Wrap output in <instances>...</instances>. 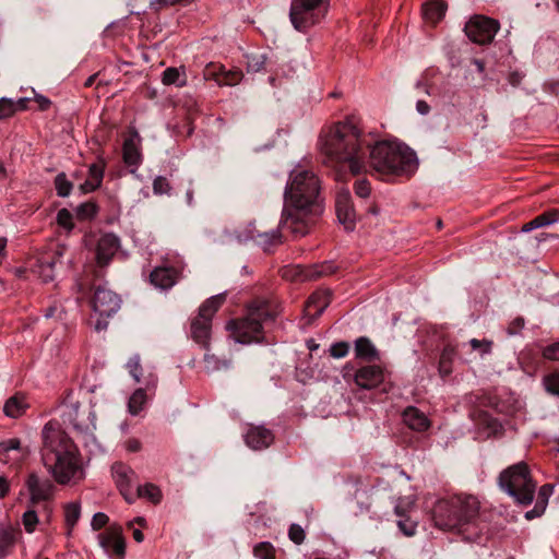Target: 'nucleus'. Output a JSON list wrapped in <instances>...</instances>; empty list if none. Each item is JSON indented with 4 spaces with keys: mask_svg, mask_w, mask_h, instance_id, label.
<instances>
[{
    "mask_svg": "<svg viewBox=\"0 0 559 559\" xmlns=\"http://www.w3.org/2000/svg\"><path fill=\"white\" fill-rule=\"evenodd\" d=\"M319 148L324 163L342 173H367L371 168L381 177L411 176L418 168L416 153L399 141H376L365 133L352 116L322 130Z\"/></svg>",
    "mask_w": 559,
    "mask_h": 559,
    "instance_id": "nucleus-1",
    "label": "nucleus"
},
{
    "mask_svg": "<svg viewBox=\"0 0 559 559\" xmlns=\"http://www.w3.org/2000/svg\"><path fill=\"white\" fill-rule=\"evenodd\" d=\"M40 461L55 480H37V525L49 524L56 508L57 485L73 486L85 478L83 457L58 423L49 421L41 431Z\"/></svg>",
    "mask_w": 559,
    "mask_h": 559,
    "instance_id": "nucleus-2",
    "label": "nucleus"
},
{
    "mask_svg": "<svg viewBox=\"0 0 559 559\" xmlns=\"http://www.w3.org/2000/svg\"><path fill=\"white\" fill-rule=\"evenodd\" d=\"M284 199L280 227L289 229L295 237L307 235L314 217L322 212L320 180L317 175L301 167L292 170Z\"/></svg>",
    "mask_w": 559,
    "mask_h": 559,
    "instance_id": "nucleus-3",
    "label": "nucleus"
},
{
    "mask_svg": "<svg viewBox=\"0 0 559 559\" xmlns=\"http://www.w3.org/2000/svg\"><path fill=\"white\" fill-rule=\"evenodd\" d=\"M479 501L474 496H454L439 500L432 509L435 525L443 531H457L466 540L481 544L483 524L478 520Z\"/></svg>",
    "mask_w": 559,
    "mask_h": 559,
    "instance_id": "nucleus-4",
    "label": "nucleus"
},
{
    "mask_svg": "<svg viewBox=\"0 0 559 559\" xmlns=\"http://www.w3.org/2000/svg\"><path fill=\"white\" fill-rule=\"evenodd\" d=\"M499 486L520 504L527 506L534 500L536 483L532 479L530 469L524 462L516 463L501 472Z\"/></svg>",
    "mask_w": 559,
    "mask_h": 559,
    "instance_id": "nucleus-5",
    "label": "nucleus"
},
{
    "mask_svg": "<svg viewBox=\"0 0 559 559\" xmlns=\"http://www.w3.org/2000/svg\"><path fill=\"white\" fill-rule=\"evenodd\" d=\"M274 318L275 313L266 302L252 305L248 310V314L237 323H228V329H231V325H234L236 342L238 343L261 342L264 326L271 323Z\"/></svg>",
    "mask_w": 559,
    "mask_h": 559,
    "instance_id": "nucleus-6",
    "label": "nucleus"
},
{
    "mask_svg": "<svg viewBox=\"0 0 559 559\" xmlns=\"http://www.w3.org/2000/svg\"><path fill=\"white\" fill-rule=\"evenodd\" d=\"M64 423L70 424L78 436H81L85 443L95 439L96 414L91 407L81 411L78 402L70 403L63 412Z\"/></svg>",
    "mask_w": 559,
    "mask_h": 559,
    "instance_id": "nucleus-7",
    "label": "nucleus"
},
{
    "mask_svg": "<svg viewBox=\"0 0 559 559\" xmlns=\"http://www.w3.org/2000/svg\"><path fill=\"white\" fill-rule=\"evenodd\" d=\"M325 2H292L289 19L295 29L306 32L326 14Z\"/></svg>",
    "mask_w": 559,
    "mask_h": 559,
    "instance_id": "nucleus-8",
    "label": "nucleus"
},
{
    "mask_svg": "<svg viewBox=\"0 0 559 559\" xmlns=\"http://www.w3.org/2000/svg\"><path fill=\"white\" fill-rule=\"evenodd\" d=\"M498 28L497 21L483 15H475L465 24L464 31L472 41L486 45L491 43Z\"/></svg>",
    "mask_w": 559,
    "mask_h": 559,
    "instance_id": "nucleus-9",
    "label": "nucleus"
},
{
    "mask_svg": "<svg viewBox=\"0 0 559 559\" xmlns=\"http://www.w3.org/2000/svg\"><path fill=\"white\" fill-rule=\"evenodd\" d=\"M121 305L120 297L105 286H97L92 298V308L100 317H111Z\"/></svg>",
    "mask_w": 559,
    "mask_h": 559,
    "instance_id": "nucleus-10",
    "label": "nucleus"
},
{
    "mask_svg": "<svg viewBox=\"0 0 559 559\" xmlns=\"http://www.w3.org/2000/svg\"><path fill=\"white\" fill-rule=\"evenodd\" d=\"M98 544L110 557L121 559L124 556L126 544L119 525H110L104 533L98 534Z\"/></svg>",
    "mask_w": 559,
    "mask_h": 559,
    "instance_id": "nucleus-11",
    "label": "nucleus"
},
{
    "mask_svg": "<svg viewBox=\"0 0 559 559\" xmlns=\"http://www.w3.org/2000/svg\"><path fill=\"white\" fill-rule=\"evenodd\" d=\"M111 472L121 495L129 503H132L135 500V496L132 491L135 473L122 463H115L111 467Z\"/></svg>",
    "mask_w": 559,
    "mask_h": 559,
    "instance_id": "nucleus-12",
    "label": "nucleus"
},
{
    "mask_svg": "<svg viewBox=\"0 0 559 559\" xmlns=\"http://www.w3.org/2000/svg\"><path fill=\"white\" fill-rule=\"evenodd\" d=\"M239 242L253 240L263 250L269 251L273 247L282 243V234L280 229H273L270 231L255 233L254 229H248L245 235L238 234L236 236Z\"/></svg>",
    "mask_w": 559,
    "mask_h": 559,
    "instance_id": "nucleus-13",
    "label": "nucleus"
},
{
    "mask_svg": "<svg viewBox=\"0 0 559 559\" xmlns=\"http://www.w3.org/2000/svg\"><path fill=\"white\" fill-rule=\"evenodd\" d=\"M335 209L340 223L343 224L347 230H352L356 222V213L348 191H342L337 194Z\"/></svg>",
    "mask_w": 559,
    "mask_h": 559,
    "instance_id": "nucleus-14",
    "label": "nucleus"
},
{
    "mask_svg": "<svg viewBox=\"0 0 559 559\" xmlns=\"http://www.w3.org/2000/svg\"><path fill=\"white\" fill-rule=\"evenodd\" d=\"M384 380V370L371 365L359 368L355 373V383L361 389H373Z\"/></svg>",
    "mask_w": 559,
    "mask_h": 559,
    "instance_id": "nucleus-15",
    "label": "nucleus"
},
{
    "mask_svg": "<svg viewBox=\"0 0 559 559\" xmlns=\"http://www.w3.org/2000/svg\"><path fill=\"white\" fill-rule=\"evenodd\" d=\"M274 440L273 432L264 426H250L245 435L246 444L252 450H263Z\"/></svg>",
    "mask_w": 559,
    "mask_h": 559,
    "instance_id": "nucleus-16",
    "label": "nucleus"
},
{
    "mask_svg": "<svg viewBox=\"0 0 559 559\" xmlns=\"http://www.w3.org/2000/svg\"><path fill=\"white\" fill-rule=\"evenodd\" d=\"M119 245V238L115 234L109 233L103 235L97 242L96 249L98 264L106 265L117 252Z\"/></svg>",
    "mask_w": 559,
    "mask_h": 559,
    "instance_id": "nucleus-17",
    "label": "nucleus"
},
{
    "mask_svg": "<svg viewBox=\"0 0 559 559\" xmlns=\"http://www.w3.org/2000/svg\"><path fill=\"white\" fill-rule=\"evenodd\" d=\"M414 504V500L411 498L400 499L394 507L395 514L400 518L397 526L405 536H413L416 533L417 523L406 518V512Z\"/></svg>",
    "mask_w": 559,
    "mask_h": 559,
    "instance_id": "nucleus-18",
    "label": "nucleus"
},
{
    "mask_svg": "<svg viewBox=\"0 0 559 559\" xmlns=\"http://www.w3.org/2000/svg\"><path fill=\"white\" fill-rule=\"evenodd\" d=\"M151 283L159 289H169L178 281V272L174 267L158 266L150 275Z\"/></svg>",
    "mask_w": 559,
    "mask_h": 559,
    "instance_id": "nucleus-19",
    "label": "nucleus"
},
{
    "mask_svg": "<svg viewBox=\"0 0 559 559\" xmlns=\"http://www.w3.org/2000/svg\"><path fill=\"white\" fill-rule=\"evenodd\" d=\"M105 166L106 164L103 159H99L97 163L90 166L87 179L79 186L81 193L86 194L100 187L104 178Z\"/></svg>",
    "mask_w": 559,
    "mask_h": 559,
    "instance_id": "nucleus-20",
    "label": "nucleus"
},
{
    "mask_svg": "<svg viewBox=\"0 0 559 559\" xmlns=\"http://www.w3.org/2000/svg\"><path fill=\"white\" fill-rule=\"evenodd\" d=\"M330 294L326 290L314 292L307 300L305 306L306 316L311 320L322 314L325 308L330 305Z\"/></svg>",
    "mask_w": 559,
    "mask_h": 559,
    "instance_id": "nucleus-21",
    "label": "nucleus"
},
{
    "mask_svg": "<svg viewBox=\"0 0 559 559\" xmlns=\"http://www.w3.org/2000/svg\"><path fill=\"white\" fill-rule=\"evenodd\" d=\"M403 421L412 430L423 432L430 427V421L426 414L417 407L408 406L403 412Z\"/></svg>",
    "mask_w": 559,
    "mask_h": 559,
    "instance_id": "nucleus-22",
    "label": "nucleus"
},
{
    "mask_svg": "<svg viewBox=\"0 0 559 559\" xmlns=\"http://www.w3.org/2000/svg\"><path fill=\"white\" fill-rule=\"evenodd\" d=\"M141 138L138 132L132 133L123 142L122 155L123 160L129 166H138L141 163L142 156L140 152Z\"/></svg>",
    "mask_w": 559,
    "mask_h": 559,
    "instance_id": "nucleus-23",
    "label": "nucleus"
},
{
    "mask_svg": "<svg viewBox=\"0 0 559 559\" xmlns=\"http://www.w3.org/2000/svg\"><path fill=\"white\" fill-rule=\"evenodd\" d=\"M493 408L501 414L514 415L522 408V402L513 393H503L493 397Z\"/></svg>",
    "mask_w": 559,
    "mask_h": 559,
    "instance_id": "nucleus-24",
    "label": "nucleus"
},
{
    "mask_svg": "<svg viewBox=\"0 0 559 559\" xmlns=\"http://www.w3.org/2000/svg\"><path fill=\"white\" fill-rule=\"evenodd\" d=\"M211 333V321L207 318L198 316L191 323V335L192 338L207 348Z\"/></svg>",
    "mask_w": 559,
    "mask_h": 559,
    "instance_id": "nucleus-25",
    "label": "nucleus"
},
{
    "mask_svg": "<svg viewBox=\"0 0 559 559\" xmlns=\"http://www.w3.org/2000/svg\"><path fill=\"white\" fill-rule=\"evenodd\" d=\"M552 492H554L552 485H550V484L543 485L537 492V498H536L534 508L531 511L526 512L525 518L528 520H532L534 518L540 516L545 512L547 504H548V500H549L550 496L552 495Z\"/></svg>",
    "mask_w": 559,
    "mask_h": 559,
    "instance_id": "nucleus-26",
    "label": "nucleus"
},
{
    "mask_svg": "<svg viewBox=\"0 0 559 559\" xmlns=\"http://www.w3.org/2000/svg\"><path fill=\"white\" fill-rule=\"evenodd\" d=\"M28 407L29 404L25 401V396L17 393L5 402L3 412L8 417L16 418L21 416Z\"/></svg>",
    "mask_w": 559,
    "mask_h": 559,
    "instance_id": "nucleus-27",
    "label": "nucleus"
},
{
    "mask_svg": "<svg viewBox=\"0 0 559 559\" xmlns=\"http://www.w3.org/2000/svg\"><path fill=\"white\" fill-rule=\"evenodd\" d=\"M445 11V2H423L421 4V13L424 19L432 24L439 22L444 16Z\"/></svg>",
    "mask_w": 559,
    "mask_h": 559,
    "instance_id": "nucleus-28",
    "label": "nucleus"
},
{
    "mask_svg": "<svg viewBox=\"0 0 559 559\" xmlns=\"http://www.w3.org/2000/svg\"><path fill=\"white\" fill-rule=\"evenodd\" d=\"M17 530L11 524H0V555L5 556L14 545Z\"/></svg>",
    "mask_w": 559,
    "mask_h": 559,
    "instance_id": "nucleus-29",
    "label": "nucleus"
},
{
    "mask_svg": "<svg viewBox=\"0 0 559 559\" xmlns=\"http://www.w3.org/2000/svg\"><path fill=\"white\" fill-rule=\"evenodd\" d=\"M559 218V214L556 211L546 212L538 216H536L534 219L530 221L522 227V231L528 233L533 229L545 227L548 225H551L556 223Z\"/></svg>",
    "mask_w": 559,
    "mask_h": 559,
    "instance_id": "nucleus-30",
    "label": "nucleus"
},
{
    "mask_svg": "<svg viewBox=\"0 0 559 559\" xmlns=\"http://www.w3.org/2000/svg\"><path fill=\"white\" fill-rule=\"evenodd\" d=\"M356 356L366 360L378 359V350L367 337H359L355 342Z\"/></svg>",
    "mask_w": 559,
    "mask_h": 559,
    "instance_id": "nucleus-31",
    "label": "nucleus"
},
{
    "mask_svg": "<svg viewBox=\"0 0 559 559\" xmlns=\"http://www.w3.org/2000/svg\"><path fill=\"white\" fill-rule=\"evenodd\" d=\"M336 271V266L331 261H325L321 264L313 265L309 271H307L305 274L299 271L298 275L301 277V280H314L320 276L324 275H331Z\"/></svg>",
    "mask_w": 559,
    "mask_h": 559,
    "instance_id": "nucleus-32",
    "label": "nucleus"
},
{
    "mask_svg": "<svg viewBox=\"0 0 559 559\" xmlns=\"http://www.w3.org/2000/svg\"><path fill=\"white\" fill-rule=\"evenodd\" d=\"M225 300V293L217 294L206 299L199 309V316L207 318L210 321Z\"/></svg>",
    "mask_w": 559,
    "mask_h": 559,
    "instance_id": "nucleus-33",
    "label": "nucleus"
},
{
    "mask_svg": "<svg viewBox=\"0 0 559 559\" xmlns=\"http://www.w3.org/2000/svg\"><path fill=\"white\" fill-rule=\"evenodd\" d=\"M162 82L165 85L185 86L187 76L183 68H167L163 72Z\"/></svg>",
    "mask_w": 559,
    "mask_h": 559,
    "instance_id": "nucleus-34",
    "label": "nucleus"
},
{
    "mask_svg": "<svg viewBox=\"0 0 559 559\" xmlns=\"http://www.w3.org/2000/svg\"><path fill=\"white\" fill-rule=\"evenodd\" d=\"M455 356V348L451 345H447L439 359V373L442 378L449 376L452 372V361Z\"/></svg>",
    "mask_w": 559,
    "mask_h": 559,
    "instance_id": "nucleus-35",
    "label": "nucleus"
},
{
    "mask_svg": "<svg viewBox=\"0 0 559 559\" xmlns=\"http://www.w3.org/2000/svg\"><path fill=\"white\" fill-rule=\"evenodd\" d=\"M146 403V394L143 389H138L133 392V394L130 396L128 402V409L129 413L133 416H136L140 414V412L143 409L144 405Z\"/></svg>",
    "mask_w": 559,
    "mask_h": 559,
    "instance_id": "nucleus-36",
    "label": "nucleus"
},
{
    "mask_svg": "<svg viewBox=\"0 0 559 559\" xmlns=\"http://www.w3.org/2000/svg\"><path fill=\"white\" fill-rule=\"evenodd\" d=\"M74 212H75V216L79 219L90 221L96 216V214L98 212V206L95 202L87 201V202H84V203H81L80 205H78L75 207Z\"/></svg>",
    "mask_w": 559,
    "mask_h": 559,
    "instance_id": "nucleus-37",
    "label": "nucleus"
},
{
    "mask_svg": "<svg viewBox=\"0 0 559 559\" xmlns=\"http://www.w3.org/2000/svg\"><path fill=\"white\" fill-rule=\"evenodd\" d=\"M136 497H143L148 499L153 503H158L162 499V492L159 488L153 484H146L136 488Z\"/></svg>",
    "mask_w": 559,
    "mask_h": 559,
    "instance_id": "nucleus-38",
    "label": "nucleus"
},
{
    "mask_svg": "<svg viewBox=\"0 0 559 559\" xmlns=\"http://www.w3.org/2000/svg\"><path fill=\"white\" fill-rule=\"evenodd\" d=\"M466 345H469L472 350L477 352L479 356L483 357L491 353L492 342L485 338H472L468 341V343H463L461 346L465 347Z\"/></svg>",
    "mask_w": 559,
    "mask_h": 559,
    "instance_id": "nucleus-39",
    "label": "nucleus"
},
{
    "mask_svg": "<svg viewBox=\"0 0 559 559\" xmlns=\"http://www.w3.org/2000/svg\"><path fill=\"white\" fill-rule=\"evenodd\" d=\"M72 182L68 180L66 174H58L55 178V188L59 197H68L72 190Z\"/></svg>",
    "mask_w": 559,
    "mask_h": 559,
    "instance_id": "nucleus-40",
    "label": "nucleus"
},
{
    "mask_svg": "<svg viewBox=\"0 0 559 559\" xmlns=\"http://www.w3.org/2000/svg\"><path fill=\"white\" fill-rule=\"evenodd\" d=\"M22 102L23 99L14 103L9 98H0V119L12 116L17 110V108L22 107Z\"/></svg>",
    "mask_w": 559,
    "mask_h": 559,
    "instance_id": "nucleus-41",
    "label": "nucleus"
},
{
    "mask_svg": "<svg viewBox=\"0 0 559 559\" xmlns=\"http://www.w3.org/2000/svg\"><path fill=\"white\" fill-rule=\"evenodd\" d=\"M81 507L78 502H71L66 506L64 515L67 525L73 527L80 519Z\"/></svg>",
    "mask_w": 559,
    "mask_h": 559,
    "instance_id": "nucleus-42",
    "label": "nucleus"
},
{
    "mask_svg": "<svg viewBox=\"0 0 559 559\" xmlns=\"http://www.w3.org/2000/svg\"><path fill=\"white\" fill-rule=\"evenodd\" d=\"M543 383L548 393L559 396V371L545 376Z\"/></svg>",
    "mask_w": 559,
    "mask_h": 559,
    "instance_id": "nucleus-43",
    "label": "nucleus"
},
{
    "mask_svg": "<svg viewBox=\"0 0 559 559\" xmlns=\"http://www.w3.org/2000/svg\"><path fill=\"white\" fill-rule=\"evenodd\" d=\"M204 364L207 371H216L230 366V361L219 360L215 355L209 353L204 355Z\"/></svg>",
    "mask_w": 559,
    "mask_h": 559,
    "instance_id": "nucleus-44",
    "label": "nucleus"
},
{
    "mask_svg": "<svg viewBox=\"0 0 559 559\" xmlns=\"http://www.w3.org/2000/svg\"><path fill=\"white\" fill-rule=\"evenodd\" d=\"M254 557L257 559H274V547L267 543L262 542L258 544L253 549Z\"/></svg>",
    "mask_w": 559,
    "mask_h": 559,
    "instance_id": "nucleus-45",
    "label": "nucleus"
},
{
    "mask_svg": "<svg viewBox=\"0 0 559 559\" xmlns=\"http://www.w3.org/2000/svg\"><path fill=\"white\" fill-rule=\"evenodd\" d=\"M265 56L264 55H250L247 57V70L248 72H260L264 69L265 66Z\"/></svg>",
    "mask_w": 559,
    "mask_h": 559,
    "instance_id": "nucleus-46",
    "label": "nucleus"
},
{
    "mask_svg": "<svg viewBox=\"0 0 559 559\" xmlns=\"http://www.w3.org/2000/svg\"><path fill=\"white\" fill-rule=\"evenodd\" d=\"M57 223L60 227L66 229L67 231L72 230L73 228V215L67 209H61L57 214Z\"/></svg>",
    "mask_w": 559,
    "mask_h": 559,
    "instance_id": "nucleus-47",
    "label": "nucleus"
},
{
    "mask_svg": "<svg viewBox=\"0 0 559 559\" xmlns=\"http://www.w3.org/2000/svg\"><path fill=\"white\" fill-rule=\"evenodd\" d=\"M171 190L170 183L166 177L157 176L153 181V192L157 195L169 194Z\"/></svg>",
    "mask_w": 559,
    "mask_h": 559,
    "instance_id": "nucleus-48",
    "label": "nucleus"
},
{
    "mask_svg": "<svg viewBox=\"0 0 559 559\" xmlns=\"http://www.w3.org/2000/svg\"><path fill=\"white\" fill-rule=\"evenodd\" d=\"M127 368L135 380V382H140L141 376V365H140V356L138 354L133 355L127 362Z\"/></svg>",
    "mask_w": 559,
    "mask_h": 559,
    "instance_id": "nucleus-49",
    "label": "nucleus"
},
{
    "mask_svg": "<svg viewBox=\"0 0 559 559\" xmlns=\"http://www.w3.org/2000/svg\"><path fill=\"white\" fill-rule=\"evenodd\" d=\"M349 345L346 342L335 343L330 347V354L334 358H343L347 355Z\"/></svg>",
    "mask_w": 559,
    "mask_h": 559,
    "instance_id": "nucleus-50",
    "label": "nucleus"
},
{
    "mask_svg": "<svg viewBox=\"0 0 559 559\" xmlns=\"http://www.w3.org/2000/svg\"><path fill=\"white\" fill-rule=\"evenodd\" d=\"M355 193L359 197V198H367L369 197L370 194V191H371V188H370V183L367 179H359L355 182Z\"/></svg>",
    "mask_w": 559,
    "mask_h": 559,
    "instance_id": "nucleus-51",
    "label": "nucleus"
},
{
    "mask_svg": "<svg viewBox=\"0 0 559 559\" xmlns=\"http://www.w3.org/2000/svg\"><path fill=\"white\" fill-rule=\"evenodd\" d=\"M53 262L47 263H37V274L40 273L44 282H49L53 280V271H52Z\"/></svg>",
    "mask_w": 559,
    "mask_h": 559,
    "instance_id": "nucleus-52",
    "label": "nucleus"
},
{
    "mask_svg": "<svg viewBox=\"0 0 559 559\" xmlns=\"http://www.w3.org/2000/svg\"><path fill=\"white\" fill-rule=\"evenodd\" d=\"M288 536L295 544L299 545L305 539V532L300 525L292 524L288 531Z\"/></svg>",
    "mask_w": 559,
    "mask_h": 559,
    "instance_id": "nucleus-53",
    "label": "nucleus"
},
{
    "mask_svg": "<svg viewBox=\"0 0 559 559\" xmlns=\"http://www.w3.org/2000/svg\"><path fill=\"white\" fill-rule=\"evenodd\" d=\"M543 357L548 360L559 361V342L546 346L543 349Z\"/></svg>",
    "mask_w": 559,
    "mask_h": 559,
    "instance_id": "nucleus-54",
    "label": "nucleus"
},
{
    "mask_svg": "<svg viewBox=\"0 0 559 559\" xmlns=\"http://www.w3.org/2000/svg\"><path fill=\"white\" fill-rule=\"evenodd\" d=\"M20 448V441L17 439H10L0 443V460L5 462L3 454L11 450H17Z\"/></svg>",
    "mask_w": 559,
    "mask_h": 559,
    "instance_id": "nucleus-55",
    "label": "nucleus"
},
{
    "mask_svg": "<svg viewBox=\"0 0 559 559\" xmlns=\"http://www.w3.org/2000/svg\"><path fill=\"white\" fill-rule=\"evenodd\" d=\"M23 522L25 530L28 533H33L35 531V511L28 510L23 515Z\"/></svg>",
    "mask_w": 559,
    "mask_h": 559,
    "instance_id": "nucleus-56",
    "label": "nucleus"
},
{
    "mask_svg": "<svg viewBox=\"0 0 559 559\" xmlns=\"http://www.w3.org/2000/svg\"><path fill=\"white\" fill-rule=\"evenodd\" d=\"M107 522L108 516L103 512H98L94 514L91 525L93 530L97 531L104 527L107 524Z\"/></svg>",
    "mask_w": 559,
    "mask_h": 559,
    "instance_id": "nucleus-57",
    "label": "nucleus"
},
{
    "mask_svg": "<svg viewBox=\"0 0 559 559\" xmlns=\"http://www.w3.org/2000/svg\"><path fill=\"white\" fill-rule=\"evenodd\" d=\"M242 79V74L238 71L235 72H227L222 81L225 85H236L238 84Z\"/></svg>",
    "mask_w": 559,
    "mask_h": 559,
    "instance_id": "nucleus-58",
    "label": "nucleus"
},
{
    "mask_svg": "<svg viewBox=\"0 0 559 559\" xmlns=\"http://www.w3.org/2000/svg\"><path fill=\"white\" fill-rule=\"evenodd\" d=\"M524 326V320L522 318L514 319L508 326V334L515 335Z\"/></svg>",
    "mask_w": 559,
    "mask_h": 559,
    "instance_id": "nucleus-59",
    "label": "nucleus"
},
{
    "mask_svg": "<svg viewBox=\"0 0 559 559\" xmlns=\"http://www.w3.org/2000/svg\"><path fill=\"white\" fill-rule=\"evenodd\" d=\"M141 447H142V444H141L140 440H138L135 438L128 439L124 442L126 450L131 453L139 452L141 450Z\"/></svg>",
    "mask_w": 559,
    "mask_h": 559,
    "instance_id": "nucleus-60",
    "label": "nucleus"
},
{
    "mask_svg": "<svg viewBox=\"0 0 559 559\" xmlns=\"http://www.w3.org/2000/svg\"><path fill=\"white\" fill-rule=\"evenodd\" d=\"M52 106L50 99L37 94V110H48Z\"/></svg>",
    "mask_w": 559,
    "mask_h": 559,
    "instance_id": "nucleus-61",
    "label": "nucleus"
},
{
    "mask_svg": "<svg viewBox=\"0 0 559 559\" xmlns=\"http://www.w3.org/2000/svg\"><path fill=\"white\" fill-rule=\"evenodd\" d=\"M10 490L9 480L4 476H0V499L4 498Z\"/></svg>",
    "mask_w": 559,
    "mask_h": 559,
    "instance_id": "nucleus-62",
    "label": "nucleus"
},
{
    "mask_svg": "<svg viewBox=\"0 0 559 559\" xmlns=\"http://www.w3.org/2000/svg\"><path fill=\"white\" fill-rule=\"evenodd\" d=\"M416 110L418 111V114L426 116L430 111V106L425 100H417Z\"/></svg>",
    "mask_w": 559,
    "mask_h": 559,
    "instance_id": "nucleus-63",
    "label": "nucleus"
},
{
    "mask_svg": "<svg viewBox=\"0 0 559 559\" xmlns=\"http://www.w3.org/2000/svg\"><path fill=\"white\" fill-rule=\"evenodd\" d=\"M28 492H29V501L32 503L35 502V476L31 475L27 481Z\"/></svg>",
    "mask_w": 559,
    "mask_h": 559,
    "instance_id": "nucleus-64",
    "label": "nucleus"
}]
</instances>
